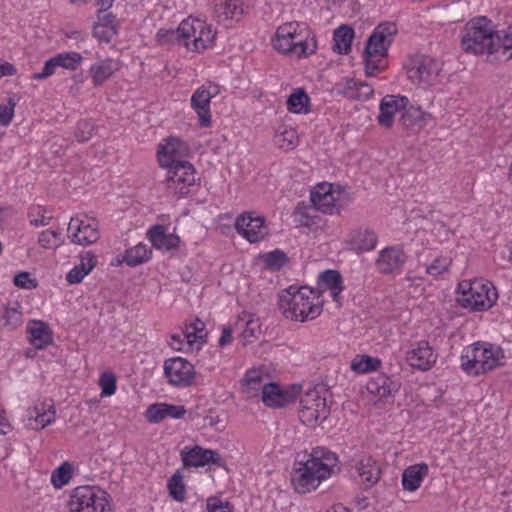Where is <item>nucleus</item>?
<instances>
[{"instance_id":"nucleus-1","label":"nucleus","mask_w":512,"mask_h":512,"mask_svg":"<svg viewBox=\"0 0 512 512\" xmlns=\"http://www.w3.org/2000/svg\"><path fill=\"white\" fill-rule=\"evenodd\" d=\"M336 453L325 447H315L304 462H296L291 472V484L297 493L315 490L322 481L330 478L337 468Z\"/></svg>"},{"instance_id":"nucleus-2","label":"nucleus","mask_w":512,"mask_h":512,"mask_svg":"<svg viewBox=\"0 0 512 512\" xmlns=\"http://www.w3.org/2000/svg\"><path fill=\"white\" fill-rule=\"evenodd\" d=\"M278 305L283 315L294 321L312 320L322 312L319 295L307 286H289L279 295Z\"/></svg>"},{"instance_id":"nucleus-3","label":"nucleus","mask_w":512,"mask_h":512,"mask_svg":"<svg viewBox=\"0 0 512 512\" xmlns=\"http://www.w3.org/2000/svg\"><path fill=\"white\" fill-rule=\"evenodd\" d=\"M157 36L161 41H181L191 51L207 49L214 41L216 33L204 21L188 17L176 29H160Z\"/></svg>"},{"instance_id":"nucleus-4","label":"nucleus","mask_w":512,"mask_h":512,"mask_svg":"<svg viewBox=\"0 0 512 512\" xmlns=\"http://www.w3.org/2000/svg\"><path fill=\"white\" fill-rule=\"evenodd\" d=\"M397 32L398 29L395 23L382 22L375 27L368 37L363 52V62L368 76H374L382 68H385V58Z\"/></svg>"},{"instance_id":"nucleus-5","label":"nucleus","mask_w":512,"mask_h":512,"mask_svg":"<svg viewBox=\"0 0 512 512\" xmlns=\"http://www.w3.org/2000/svg\"><path fill=\"white\" fill-rule=\"evenodd\" d=\"M503 357V351L499 346L476 342L464 348L460 366L466 374L478 376L498 367Z\"/></svg>"},{"instance_id":"nucleus-6","label":"nucleus","mask_w":512,"mask_h":512,"mask_svg":"<svg viewBox=\"0 0 512 512\" xmlns=\"http://www.w3.org/2000/svg\"><path fill=\"white\" fill-rule=\"evenodd\" d=\"M456 293L458 304L472 312L487 311L498 299L494 285L483 279L462 280L457 286Z\"/></svg>"},{"instance_id":"nucleus-7","label":"nucleus","mask_w":512,"mask_h":512,"mask_svg":"<svg viewBox=\"0 0 512 512\" xmlns=\"http://www.w3.org/2000/svg\"><path fill=\"white\" fill-rule=\"evenodd\" d=\"M495 41H497V31L494 30L492 21L485 16H480L466 24L461 46L466 52L490 56L495 54Z\"/></svg>"},{"instance_id":"nucleus-8","label":"nucleus","mask_w":512,"mask_h":512,"mask_svg":"<svg viewBox=\"0 0 512 512\" xmlns=\"http://www.w3.org/2000/svg\"><path fill=\"white\" fill-rule=\"evenodd\" d=\"M167 169L162 184L168 195L177 199L185 198L200 186V177L196 168L189 161L178 162Z\"/></svg>"},{"instance_id":"nucleus-9","label":"nucleus","mask_w":512,"mask_h":512,"mask_svg":"<svg viewBox=\"0 0 512 512\" xmlns=\"http://www.w3.org/2000/svg\"><path fill=\"white\" fill-rule=\"evenodd\" d=\"M108 493L95 486H78L68 501L70 512H111Z\"/></svg>"},{"instance_id":"nucleus-10","label":"nucleus","mask_w":512,"mask_h":512,"mask_svg":"<svg viewBox=\"0 0 512 512\" xmlns=\"http://www.w3.org/2000/svg\"><path fill=\"white\" fill-rule=\"evenodd\" d=\"M406 69L408 79L421 88L426 89L436 83L440 65L430 56L417 55L409 59Z\"/></svg>"},{"instance_id":"nucleus-11","label":"nucleus","mask_w":512,"mask_h":512,"mask_svg":"<svg viewBox=\"0 0 512 512\" xmlns=\"http://www.w3.org/2000/svg\"><path fill=\"white\" fill-rule=\"evenodd\" d=\"M67 236L73 244L92 245L100 238L99 221L86 214L72 217L67 228Z\"/></svg>"},{"instance_id":"nucleus-12","label":"nucleus","mask_w":512,"mask_h":512,"mask_svg":"<svg viewBox=\"0 0 512 512\" xmlns=\"http://www.w3.org/2000/svg\"><path fill=\"white\" fill-rule=\"evenodd\" d=\"M343 193L344 188L341 185L322 182L311 190L310 200L323 214L333 215L339 213L342 208L340 198Z\"/></svg>"},{"instance_id":"nucleus-13","label":"nucleus","mask_w":512,"mask_h":512,"mask_svg":"<svg viewBox=\"0 0 512 512\" xmlns=\"http://www.w3.org/2000/svg\"><path fill=\"white\" fill-rule=\"evenodd\" d=\"M300 421L307 426H316L329 414L326 399L316 389L307 391L300 399Z\"/></svg>"},{"instance_id":"nucleus-14","label":"nucleus","mask_w":512,"mask_h":512,"mask_svg":"<svg viewBox=\"0 0 512 512\" xmlns=\"http://www.w3.org/2000/svg\"><path fill=\"white\" fill-rule=\"evenodd\" d=\"M163 372L167 383L176 388L190 386L196 377L194 365L182 357L166 359L163 364Z\"/></svg>"},{"instance_id":"nucleus-15","label":"nucleus","mask_w":512,"mask_h":512,"mask_svg":"<svg viewBox=\"0 0 512 512\" xmlns=\"http://www.w3.org/2000/svg\"><path fill=\"white\" fill-rule=\"evenodd\" d=\"M402 105V114L399 119V125L405 133V136H415L424 129L431 114L423 111L421 107L409 105L408 98H399Z\"/></svg>"},{"instance_id":"nucleus-16","label":"nucleus","mask_w":512,"mask_h":512,"mask_svg":"<svg viewBox=\"0 0 512 512\" xmlns=\"http://www.w3.org/2000/svg\"><path fill=\"white\" fill-rule=\"evenodd\" d=\"M235 229L239 235L250 243H257L269 234L265 218L254 216L253 213H243L236 218Z\"/></svg>"},{"instance_id":"nucleus-17","label":"nucleus","mask_w":512,"mask_h":512,"mask_svg":"<svg viewBox=\"0 0 512 512\" xmlns=\"http://www.w3.org/2000/svg\"><path fill=\"white\" fill-rule=\"evenodd\" d=\"M408 256L400 246H387L382 249L375 260L376 270L382 275L400 274Z\"/></svg>"},{"instance_id":"nucleus-18","label":"nucleus","mask_w":512,"mask_h":512,"mask_svg":"<svg viewBox=\"0 0 512 512\" xmlns=\"http://www.w3.org/2000/svg\"><path fill=\"white\" fill-rule=\"evenodd\" d=\"M351 468L355 471L354 476L359 478L360 483L366 490L375 486L381 478L380 463L371 455H363L358 459H353Z\"/></svg>"},{"instance_id":"nucleus-19","label":"nucleus","mask_w":512,"mask_h":512,"mask_svg":"<svg viewBox=\"0 0 512 512\" xmlns=\"http://www.w3.org/2000/svg\"><path fill=\"white\" fill-rule=\"evenodd\" d=\"M438 354L428 341L421 340L412 345L407 352L408 364L417 370L428 371L436 363Z\"/></svg>"},{"instance_id":"nucleus-20","label":"nucleus","mask_w":512,"mask_h":512,"mask_svg":"<svg viewBox=\"0 0 512 512\" xmlns=\"http://www.w3.org/2000/svg\"><path fill=\"white\" fill-rule=\"evenodd\" d=\"M180 456L184 467H204L208 464L221 466L223 462L218 452L199 445L193 448L185 447L181 450Z\"/></svg>"},{"instance_id":"nucleus-21","label":"nucleus","mask_w":512,"mask_h":512,"mask_svg":"<svg viewBox=\"0 0 512 512\" xmlns=\"http://www.w3.org/2000/svg\"><path fill=\"white\" fill-rule=\"evenodd\" d=\"M188 145L179 138L169 137L159 146L157 157L160 167L171 166L184 162L188 153Z\"/></svg>"},{"instance_id":"nucleus-22","label":"nucleus","mask_w":512,"mask_h":512,"mask_svg":"<svg viewBox=\"0 0 512 512\" xmlns=\"http://www.w3.org/2000/svg\"><path fill=\"white\" fill-rule=\"evenodd\" d=\"M300 392V388L286 389L277 383H268L262 389V401L269 407H284L293 403Z\"/></svg>"},{"instance_id":"nucleus-23","label":"nucleus","mask_w":512,"mask_h":512,"mask_svg":"<svg viewBox=\"0 0 512 512\" xmlns=\"http://www.w3.org/2000/svg\"><path fill=\"white\" fill-rule=\"evenodd\" d=\"M346 243L357 254L370 252L378 244V234L372 228L360 226L350 230Z\"/></svg>"},{"instance_id":"nucleus-24","label":"nucleus","mask_w":512,"mask_h":512,"mask_svg":"<svg viewBox=\"0 0 512 512\" xmlns=\"http://www.w3.org/2000/svg\"><path fill=\"white\" fill-rule=\"evenodd\" d=\"M320 212L313 204L299 202L293 212L297 226L306 227L310 231H317L326 225V220L319 215Z\"/></svg>"},{"instance_id":"nucleus-25","label":"nucleus","mask_w":512,"mask_h":512,"mask_svg":"<svg viewBox=\"0 0 512 512\" xmlns=\"http://www.w3.org/2000/svg\"><path fill=\"white\" fill-rule=\"evenodd\" d=\"M273 48L285 54H293L298 57H307L316 50V40L311 38V44L308 39H298L297 42H290L287 38L275 35L272 40Z\"/></svg>"},{"instance_id":"nucleus-26","label":"nucleus","mask_w":512,"mask_h":512,"mask_svg":"<svg viewBox=\"0 0 512 512\" xmlns=\"http://www.w3.org/2000/svg\"><path fill=\"white\" fill-rule=\"evenodd\" d=\"M22 306L17 301L0 303V330L13 331L23 324Z\"/></svg>"},{"instance_id":"nucleus-27","label":"nucleus","mask_w":512,"mask_h":512,"mask_svg":"<svg viewBox=\"0 0 512 512\" xmlns=\"http://www.w3.org/2000/svg\"><path fill=\"white\" fill-rule=\"evenodd\" d=\"M186 413L182 405L168 403H154L148 406L145 417L149 423H159L166 418L180 419Z\"/></svg>"},{"instance_id":"nucleus-28","label":"nucleus","mask_w":512,"mask_h":512,"mask_svg":"<svg viewBox=\"0 0 512 512\" xmlns=\"http://www.w3.org/2000/svg\"><path fill=\"white\" fill-rule=\"evenodd\" d=\"M400 382L385 374H378L369 379L366 388L370 394L380 399L393 397L400 389Z\"/></svg>"},{"instance_id":"nucleus-29","label":"nucleus","mask_w":512,"mask_h":512,"mask_svg":"<svg viewBox=\"0 0 512 512\" xmlns=\"http://www.w3.org/2000/svg\"><path fill=\"white\" fill-rule=\"evenodd\" d=\"M148 239L157 250H177L180 245V237L176 234H167L162 225H153L148 230Z\"/></svg>"},{"instance_id":"nucleus-30","label":"nucleus","mask_w":512,"mask_h":512,"mask_svg":"<svg viewBox=\"0 0 512 512\" xmlns=\"http://www.w3.org/2000/svg\"><path fill=\"white\" fill-rule=\"evenodd\" d=\"M98 21L93 27V36L100 41L109 43L117 34L119 21L112 13H98Z\"/></svg>"},{"instance_id":"nucleus-31","label":"nucleus","mask_w":512,"mask_h":512,"mask_svg":"<svg viewBox=\"0 0 512 512\" xmlns=\"http://www.w3.org/2000/svg\"><path fill=\"white\" fill-rule=\"evenodd\" d=\"M80 263L75 265L66 275L69 284L80 283L97 265V256L92 251H85L79 255Z\"/></svg>"},{"instance_id":"nucleus-32","label":"nucleus","mask_w":512,"mask_h":512,"mask_svg":"<svg viewBox=\"0 0 512 512\" xmlns=\"http://www.w3.org/2000/svg\"><path fill=\"white\" fill-rule=\"evenodd\" d=\"M29 341L36 349H44L53 341L52 332L48 324L40 320H33L27 326Z\"/></svg>"},{"instance_id":"nucleus-33","label":"nucleus","mask_w":512,"mask_h":512,"mask_svg":"<svg viewBox=\"0 0 512 512\" xmlns=\"http://www.w3.org/2000/svg\"><path fill=\"white\" fill-rule=\"evenodd\" d=\"M332 92L337 95L352 97H369L374 94V90L370 84L366 82H358L353 79H343L336 83Z\"/></svg>"},{"instance_id":"nucleus-34","label":"nucleus","mask_w":512,"mask_h":512,"mask_svg":"<svg viewBox=\"0 0 512 512\" xmlns=\"http://www.w3.org/2000/svg\"><path fill=\"white\" fill-rule=\"evenodd\" d=\"M429 467L426 463L414 464L407 467L402 474V486L406 491H416L428 475Z\"/></svg>"},{"instance_id":"nucleus-35","label":"nucleus","mask_w":512,"mask_h":512,"mask_svg":"<svg viewBox=\"0 0 512 512\" xmlns=\"http://www.w3.org/2000/svg\"><path fill=\"white\" fill-rule=\"evenodd\" d=\"M214 12L218 21L225 23L230 20L238 21L242 17L244 10L240 0H217Z\"/></svg>"},{"instance_id":"nucleus-36","label":"nucleus","mask_w":512,"mask_h":512,"mask_svg":"<svg viewBox=\"0 0 512 512\" xmlns=\"http://www.w3.org/2000/svg\"><path fill=\"white\" fill-rule=\"evenodd\" d=\"M318 284L330 290L335 302H339L340 294L344 290L342 275L337 270H326L319 275Z\"/></svg>"},{"instance_id":"nucleus-37","label":"nucleus","mask_w":512,"mask_h":512,"mask_svg":"<svg viewBox=\"0 0 512 512\" xmlns=\"http://www.w3.org/2000/svg\"><path fill=\"white\" fill-rule=\"evenodd\" d=\"M355 33L352 27L343 24L333 33V51L338 54H348L351 51V45Z\"/></svg>"},{"instance_id":"nucleus-38","label":"nucleus","mask_w":512,"mask_h":512,"mask_svg":"<svg viewBox=\"0 0 512 512\" xmlns=\"http://www.w3.org/2000/svg\"><path fill=\"white\" fill-rule=\"evenodd\" d=\"M400 110H402V105L399 98H392L390 101H385V98H381L379 115L377 117L379 125L390 129L394 123L395 113Z\"/></svg>"},{"instance_id":"nucleus-39","label":"nucleus","mask_w":512,"mask_h":512,"mask_svg":"<svg viewBox=\"0 0 512 512\" xmlns=\"http://www.w3.org/2000/svg\"><path fill=\"white\" fill-rule=\"evenodd\" d=\"M118 69L119 63L113 59H105L94 63L90 68L94 84L101 85Z\"/></svg>"},{"instance_id":"nucleus-40","label":"nucleus","mask_w":512,"mask_h":512,"mask_svg":"<svg viewBox=\"0 0 512 512\" xmlns=\"http://www.w3.org/2000/svg\"><path fill=\"white\" fill-rule=\"evenodd\" d=\"M183 336L186 339L188 348H191L195 343H203L207 337L206 324L196 318L193 322L186 325Z\"/></svg>"},{"instance_id":"nucleus-41","label":"nucleus","mask_w":512,"mask_h":512,"mask_svg":"<svg viewBox=\"0 0 512 512\" xmlns=\"http://www.w3.org/2000/svg\"><path fill=\"white\" fill-rule=\"evenodd\" d=\"M274 142L282 150H292L298 143L297 131L292 127L282 125L276 131Z\"/></svg>"},{"instance_id":"nucleus-42","label":"nucleus","mask_w":512,"mask_h":512,"mask_svg":"<svg viewBox=\"0 0 512 512\" xmlns=\"http://www.w3.org/2000/svg\"><path fill=\"white\" fill-rule=\"evenodd\" d=\"M263 376L258 370H248L242 380V391L247 397L257 396L259 391L262 392Z\"/></svg>"},{"instance_id":"nucleus-43","label":"nucleus","mask_w":512,"mask_h":512,"mask_svg":"<svg viewBox=\"0 0 512 512\" xmlns=\"http://www.w3.org/2000/svg\"><path fill=\"white\" fill-rule=\"evenodd\" d=\"M152 251L142 243L127 249L123 256V262L128 266L134 267L144 262H147L151 257Z\"/></svg>"},{"instance_id":"nucleus-44","label":"nucleus","mask_w":512,"mask_h":512,"mask_svg":"<svg viewBox=\"0 0 512 512\" xmlns=\"http://www.w3.org/2000/svg\"><path fill=\"white\" fill-rule=\"evenodd\" d=\"M210 100L211 98H191V107L198 115L199 126L202 128H208L212 125Z\"/></svg>"},{"instance_id":"nucleus-45","label":"nucleus","mask_w":512,"mask_h":512,"mask_svg":"<svg viewBox=\"0 0 512 512\" xmlns=\"http://www.w3.org/2000/svg\"><path fill=\"white\" fill-rule=\"evenodd\" d=\"M260 258L265 268L271 271L281 270L289 261L287 254L280 249L264 253Z\"/></svg>"},{"instance_id":"nucleus-46","label":"nucleus","mask_w":512,"mask_h":512,"mask_svg":"<svg viewBox=\"0 0 512 512\" xmlns=\"http://www.w3.org/2000/svg\"><path fill=\"white\" fill-rule=\"evenodd\" d=\"M381 361L369 355H356L351 361V369L357 373H369L380 368Z\"/></svg>"},{"instance_id":"nucleus-47","label":"nucleus","mask_w":512,"mask_h":512,"mask_svg":"<svg viewBox=\"0 0 512 512\" xmlns=\"http://www.w3.org/2000/svg\"><path fill=\"white\" fill-rule=\"evenodd\" d=\"M97 128L93 119H81L77 122L73 134L77 142L84 143L93 137Z\"/></svg>"},{"instance_id":"nucleus-48","label":"nucleus","mask_w":512,"mask_h":512,"mask_svg":"<svg viewBox=\"0 0 512 512\" xmlns=\"http://www.w3.org/2000/svg\"><path fill=\"white\" fill-rule=\"evenodd\" d=\"M167 489L169 492V496L177 501L184 502L186 499V486L183 481V477L179 472H176L171 476L167 483Z\"/></svg>"},{"instance_id":"nucleus-49","label":"nucleus","mask_w":512,"mask_h":512,"mask_svg":"<svg viewBox=\"0 0 512 512\" xmlns=\"http://www.w3.org/2000/svg\"><path fill=\"white\" fill-rule=\"evenodd\" d=\"M72 474L73 465L69 462H64L52 472L51 483L55 488L60 489L70 482Z\"/></svg>"},{"instance_id":"nucleus-50","label":"nucleus","mask_w":512,"mask_h":512,"mask_svg":"<svg viewBox=\"0 0 512 512\" xmlns=\"http://www.w3.org/2000/svg\"><path fill=\"white\" fill-rule=\"evenodd\" d=\"M27 217L30 224L35 227L47 226L52 220V216L47 215V209L42 205H32L28 210Z\"/></svg>"},{"instance_id":"nucleus-51","label":"nucleus","mask_w":512,"mask_h":512,"mask_svg":"<svg viewBox=\"0 0 512 512\" xmlns=\"http://www.w3.org/2000/svg\"><path fill=\"white\" fill-rule=\"evenodd\" d=\"M302 26L299 22H287L279 26L276 33L277 36L285 37L290 42H297L298 39H304L301 33L298 31ZM307 39V37H305Z\"/></svg>"},{"instance_id":"nucleus-52","label":"nucleus","mask_w":512,"mask_h":512,"mask_svg":"<svg viewBox=\"0 0 512 512\" xmlns=\"http://www.w3.org/2000/svg\"><path fill=\"white\" fill-rule=\"evenodd\" d=\"M38 244L43 249H55L61 244V233L55 230H44L39 234Z\"/></svg>"},{"instance_id":"nucleus-53","label":"nucleus","mask_w":512,"mask_h":512,"mask_svg":"<svg viewBox=\"0 0 512 512\" xmlns=\"http://www.w3.org/2000/svg\"><path fill=\"white\" fill-rule=\"evenodd\" d=\"M495 54L502 52L503 55H506L509 52V55L506 57V60L512 58V25L508 28V31L501 37L497 32V41H495Z\"/></svg>"},{"instance_id":"nucleus-54","label":"nucleus","mask_w":512,"mask_h":512,"mask_svg":"<svg viewBox=\"0 0 512 512\" xmlns=\"http://www.w3.org/2000/svg\"><path fill=\"white\" fill-rule=\"evenodd\" d=\"M35 411V421L38 425H40L41 429L54 422L56 411L53 405H50L47 410L44 409V405H41V408L35 407Z\"/></svg>"},{"instance_id":"nucleus-55","label":"nucleus","mask_w":512,"mask_h":512,"mask_svg":"<svg viewBox=\"0 0 512 512\" xmlns=\"http://www.w3.org/2000/svg\"><path fill=\"white\" fill-rule=\"evenodd\" d=\"M99 385L101 387V396H111L116 391V377L111 372H104L99 378Z\"/></svg>"},{"instance_id":"nucleus-56","label":"nucleus","mask_w":512,"mask_h":512,"mask_svg":"<svg viewBox=\"0 0 512 512\" xmlns=\"http://www.w3.org/2000/svg\"><path fill=\"white\" fill-rule=\"evenodd\" d=\"M311 98H287V109L291 113L307 114L310 112Z\"/></svg>"},{"instance_id":"nucleus-57","label":"nucleus","mask_w":512,"mask_h":512,"mask_svg":"<svg viewBox=\"0 0 512 512\" xmlns=\"http://www.w3.org/2000/svg\"><path fill=\"white\" fill-rule=\"evenodd\" d=\"M16 102L13 98H8V101L0 104V125L7 127L13 120Z\"/></svg>"},{"instance_id":"nucleus-58","label":"nucleus","mask_w":512,"mask_h":512,"mask_svg":"<svg viewBox=\"0 0 512 512\" xmlns=\"http://www.w3.org/2000/svg\"><path fill=\"white\" fill-rule=\"evenodd\" d=\"M240 322H244V328L241 336L245 341L250 342L252 338L256 337L257 332L260 330L258 320H254L252 318H240L237 322V325H239Z\"/></svg>"},{"instance_id":"nucleus-59","label":"nucleus","mask_w":512,"mask_h":512,"mask_svg":"<svg viewBox=\"0 0 512 512\" xmlns=\"http://www.w3.org/2000/svg\"><path fill=\"white\" fill-rule=\"evenodd\" d=\"M56 57L62 58L58 60L59 67H63L65 69L73 70L75 69L82 61V56L77 52H65L56 55Z\"/></svg>"},{"instance_id":"nucleus-60","label":"nucleus","mask_w":512,"mask_h":512,"mask_svg":"<svg viewBox=\"0 0 512 512\" xmlns=\"http://www.w3.org/2000/svg\"><path fill=\"white\" fill-rule=\"evenodd\" d=\"M451 261L447 257H437L426 267L427 274L431 276H439L448 271Z\"/></svg>"},{"instance_id":"nucleus-61","label":"nucleus","mask_w":512,"mask_h":512,"mask_svg":"<svg viewBox=\"0 0 512 512\" xmlns=\"http://www.w3.org/2000/svg\"><path fill=\"white\" fill-rule=\"evenodd\" d=\"M207 512H233V506L228 501L218 497H209L206 503Z\"/></svg>"},{"instance_id":"nucleus-62","label":"nucleus","mask_w":512,"mask_h":512,"mask_svg":"<svg viewBox=\"0 0 512 512\" xmlns=\"http://www.w3.org/2000/svg\"><path fill=\"white\" fill-rule=\"evenodd\" d=\"M13 283L15 286L23 289L36 288L37 282L31 278L29 272H20L14 276Z\"/></svg>"},{"instance_id":"nucleus-63","label":"nucleus","mask_w":512,"mask_h":512,"mask_svg":"<svg viewBox=\"0 0 512 512\" xmlns=\"http://www.w3.org/2000/svg\"><path fill=\"white\" fill-rule=\"evenodd\" d=\"M221 93V87L211 81H207L200 86L192 96H218Z\"/></svg>"},{"instance_id":"nucleus-64","label":"nucleus","mask_w":512,"mask_h":512,"mask_svg":"<svg viewBox=\"0 0 512 512\" xmlns=\"http://www.w3.org/2000/svg\"><path fill=\"white\" fill-rule=\"evenodd\" d=\"M60 57H52L49 60H47L44 64V67L42 69V72L34 74L35 79H42L51 76L54 72L56 67H59L58 60H61Z\"/></svg>"}]
</instances>
